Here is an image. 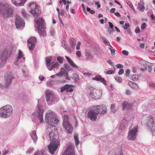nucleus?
Instances as JSON below:
<instances>
[{
  "label": "nucleus",
  "mask_w": 155,
  "mask_h": 155,
  "mask_svg": "<svg viewBox=\"0 0 155 155\" xmlns=\"http://www.w3.org/2000/svg\"><path fill=\"white\" fill-rule=\"evenodd\" d=\"M43 98L44 97H41L38 100V104L36 107V110L32 114V116L35 115L37 117L41 123H43L44 120L43 116L44 110L41 105L44 104L45 102Z\"/></svg>",
  "instance_id": "obj_1"
},
{
  "label": "nucleus",
  "mask_w": 155,
  "mask_h": 155,
  "mask_svg": "<svg viewBox=\"0 0 155 155\" xmlns=\"http://www.w3.org/2000/svg\"><path fill=\"white\" fill-rule=\"evenodd\" d=\"M45 120L48 124V127L50 126H55L54 124H56L59 121L58 119L56 118L54 113L52 111H48L45 115Z\"/></svg>",
  "instance_id": "obj_2"
},
{
  "label": "nucleus",
  "mask_w": 155,
  "mask_h": 155,
  "mask_svg": "<svg viewBox=\"0 0 155 155\" xmlns=\"http://www.w3.org/2000/svg\"><path fill=\"white\" fill-rule=\"evenodd\" d=\"M35 21L37 25H35L36 28L38 30L40 35L44 36L46 35V33L45 27L44 25V20L41 18H39L38 19H35Z\"/></svg>",
  "instance_id": "obj_3"
},
{
  "label": "nucleus",
  "mask_w": 155,
  "mask_h": 155,
  "mask_svg": "<svg viewBox=\"0 0 155 155\" xmlns=\"http://www.w3.org/2000/svg\"><path fill=\"white\" fill-rule=\"evenodd\" d=\"M9 7L7 4L0 2V11L4 16L7 17L12 15V10Z\"/></svg>",
  "instance_id": "obj_4"
},
{
  "label": "nucleus",
  "mask_w": 155,
  "mask_h": 155,
  "mask_svg": "<svg viewBox=\"0 0 155 155\" xmlns=\"http://www.w3.org/2000/svg\"><path fill=\"white\" fill-rule=\"evenodd\" d=\"M13 108L9 105L4 106L0 109V117L7 118L10 117L12 114Z\"/></svg>",
  "instance_id": "obj_5"
},
{
  "label": "nucleus",
  "mask_w": 155,
  "mask_h": 155,
  "mask_svg": "<svg viewBox=\"0 0 155 155\" xmlns=\"http://www.w3.org/2000/svg\"><path fill=\"white\" fill-rule=\"evenodd\" d=\"M47 132H49L48 136L51 142L58 141L56 140V137L57 133V128L55 126L48 127L47 129Z\"/></svg>",
  "instance_id": "obj_6"
},
{
  "label": "nucleus",
  "mask_w": 155,
  "mask_h": 155,
  "mask_svg": "<svg viewBox=\"0 0 155 155\" xmlns=\"http://www.w3.org/2000/svg\"><path fill=\"white\" fill-rule=\"evenodd\" d=\"M30 11L34 17L36 18L41 14V11L37 4L31 3L30 4Z\"/></svg>",
  "instance_id": "obj_7"
},
{
  "label": "nucleus",
  "mask_w": 155,
  "mask_h": 155,
  "mask_svg": "<svg viewBox=\"0 0 155 155\" xmlns=\"http://www.w3.org/2000/svg\"><path fill=\"white\" fill-rule=\"evenodd\" d=\"M68 117L67 114L64 115V117L63 125L67 133L71 134L73 131V128L71 125L69 123Z\"/></svg>",
  "instance_id": "obj_8"
},
{
  "label": "nucleus",
  "mask_w": 155,
  "mask_h": 155,
  "mask_svg": "<svg viewBox=\"0 0 155 155\" xmlns=\"http://www.w3.org/2000/svg\"><path fill=\"white\" fill-rule=\"evenodd\" d=\"M138 131V126L134 127L133 128L129 130L128 132L127 138L129 140H135L137 133Z\"/></svg>",
  "instance_id": "obj_9"
},
{
  "label": "nucleus",
  "mask_w": 155,
  "mask_h": 155,
  "mask_svg": "<svg viewBox=\"0 0 155 155\" xmlns=\"http://www.w3.org/2000/svg\"><path fill=\"white\" fill-rule=\"evenodd\" d=\"M59 145V142L58 141L51 142L48 146V148L50 153L52 154H54Z\"/></svg>",
  "instance_id": "obj_10"
},
{
  "label": "nucleus",
  "mask_w": 155,
  "mask_h": 155,
  "mask_svg": "<svg viewBox=\"0 0 155 155\" xmlns=\"http://www.w3.org/2000/svg\"><path fill=\"white\" fill-rule=\"evenodd\" d=\"M98 114V113L96 109L95 110L91 109L88 113V117L92 121H95L97 118V115Z\"/></svg>",
  "instance_id": "obj_11"
},
{
  "label": "nucleus",
  "mask_w": 155,
  "mask_h": 155,
  "mask_svg": "<svg viewBox=\"0 0 155 155\" xmlns=\"http://www.w3.org/2000/svg\"><path fill=\"white\" fill-rule=\"evenodd\" d=\"M74 145L69 144L62 155H75Z\"/></svg>",
  "instance_id": "obj_12"
},
{
  "label": "nucleus",
  "mask_w": 155,
  "mask_h": 155,
  "mask_svg": "<svg viewBox=\"0 0 155 155\" xmlns=\"http://www.w3.org/2000/svg\"><path fill=\"white\" fill-rule=\"evenodd\" d=\"M147 126V127L150 128L152 133L155 131V124L154 123L152 117H148Z\"/></svg>",
  "instance_id": "obj_13"
},
{
  "label": "nucleus",
  "mask_w": 155,
  "mask_h": 155,
  "mask_svg": "<svg viewBox=\"0 0 155 155\" xmlns=\"http://www.w3.org/2000/svg\"><path fill=\"white\" fill-rule=\"evenodd\" d=\"M15 24L17 28L24 27L25 25L24 20L20 17L18 16L15 20Z\"/></svg>",
  "instance_id": "obj_14"
},
{
  "label": "nucleus",
  "mask_w": 155,
  "mask_h": 155,
  "mask_svg": "<svg viewBox=\"0 0 155 155\" xmlns=\"http://www.w3.org/2000/svg\"><path fill=\"white\" fill-rule=\"evenodd\" d=\"M36 39L34 37L30 38L28 40V46L30 50H33L35 46V43L36 42Z\"/></svg>",
  "instance_id": "obj_15"
},
{
  "label": "nucleus",
  "mask_w": 155,
  "mask_h": 155,
  "mask_svg": "<svg viewBox=\"0 0 155 155\" xmlns=\"http://www.w3.org/2000/svg\"><path fill=\"white\" fill-rule=\"evenodd\" d=\"M95 109L98 113L101 114H104L107 113V109L105 105L97 106Z\"/></svg>",
  "instance_id": "obj_16"
},
{
  "label": "nucleus",
  "mask_w": 155,
  "mask_h": 155,
  "mask_svg": "<svg viewBox=\"0 0 155 155\" xmlns=\"http://www.w3.org/2000/svg\"><path fill=\"white\" fill-rule=\"evenodd\" d=\"M133 104L130 103L127 101H124L123 102L122 104V108L123 110H129L132 108Z\"/></svg>",
  "instance_id": "obj_17"
},
{
  "label": "nucleus",
  "mask_w": 155,
  "mask_h": 155,
  "mask_svg": "<svg viewBox=\"0 0 155 155\" xmlns=\"http://www.w3.org/2000/svg\"><path fill=\"white\" fill-rule=\"evenodd\" d=\"M46 100L48 104L51 105L58 102L59 99L57 97H46Z\"/></svg>",
  "instance_id": "obj_18"
},
{
  "label": "nucleus",
  "mask_w": 155,
  "mask_h": 155,
  "mask_svg": "<svg viewBox=\"0 0 155 155\" xmlns=\"http://www.w3.org/2000/svg\"><path fill=\"white\" fill-rule=\"evenodd\" d=\"M27 0H12V2L16 6L23 5Z\"/></svg>",
  "instance_id": "obj_19"
},
{
  "label": "nucleus",
  "mask_w": 155,
  "mask_h": 155,
  "mask_svg": "<svg viewBox=\"0 0 155 155\" xmlns=\"http://www.w3.org/2000/svg\"><path fill=\"white\" fill-rule=\"evenodd\" d=\"M30 135L32 138L34 142L36 143L38 139V137L36 135V131L35 130H33L30 134Z\"/></svg>",
  "instance_id": "obj_20"
},
{
  "label": "nucleus",
  "mask_w": 155,
  "mask_h": 155,
  "mask_svg": "<svg viewBox=\"0 0 155 155\" xmlns=\"http://www.w3.org/2000/svg\"><path fill=\"white\" fill-rule=\"evenodd\" d=\"M93 79L97 81H100L105 85H106V81L105 79L104 78H102L100 75L96 76L95 77L93 78Z\"/></svg>",
  "instance_id": "obj_21"
},
{
  "label": "nucleus",
  "mask_w": 155,
  "mask_h": 155,
  "mask_svg": "<svg viewBox=\"0 0 155 155\" xmlns=\"http://www.w3.org/2000/svg\"><path fill=\"white\" fill-rule=\"evenodd\" d=\"M128 84L131 87L135 90H137L139 88L137 84L133 82L130 81L128 83Z\"/></svg>",
  "instance_id": "obj_22"
},
{
  "label": "nucleus",
  "mask_w": 155,
  "mask_h": 155,
  "mask_svg": "<svg viewBox=\"0 0 155 155\" xmlns=\"http://www.w3.org/2000/svg\"><path fill=\"white\" fill-rule=\"evenodd\" d=\"M65 58L71 65L77 68H78V67L74 63L73 61L70 58L67 56H65Z\"/></svg>",
  "instance_id": "obj_23"
},
{
  "label": "nucleus",
  "mask_w": 155,
  "mask_h": 155,
  "mask_svg": "<svg viewBox=\"0 0 155 155\" xmlns=\"http://www.w3.org/2000/svg\"><path fill=\"white\" fill-rule=\"evenodd\" d=\"M52 57L49 56L45 58V61L46 62V66L47 67H49L51 64V62L52 61Z\"/></svg>",
  "instance_id": "obj_24"
},
{
  "label": "nucleus",
  "mask_w": 155,
  "mask_h": 155,
  "mask_svg": "<svg viewBox=\"0 0 155 155\" xmlns=\"http://www.w3.org/2000/svg\"><path fill=\"white\" fill-rule=\"evenodd\" d=\"M12 79V74H9L8 76H7L5 77V79L6 80V84L7 86H8V83L9 84L11 83V80Z\"/></svg>",
  "instance_id": "obj_25"
},
{
  "label": "nucleus",
  "mask_w": 155,
  "mask_h": 155,
  "mask_svg": "<svg viewBox=\"0 0 155 155\" xmlns=\"http://www.w3.org/2000/svg\"><path fill=\"white\" fill-rule=\"evenodd\" d=\"M74 139L75 144L76 146L78 145L79 143V141L78 139V134L75 133L74 134Z\"/></svg>",
  "instance_id": "obj_26"
},
{
  "label": "nucleus",
  "mask_w": 155,
  "mask_h": 155,
  "mask_svg": "<svg viewBox=\"0 0 155 155\" xmlns=\"http://www.w3.org/2000/svg\"><path fill=\"white\" fill-rule=\"evenodd\" d=\"M54 96V95L53 92L49 90H47L46 91L45 96L46 97H52Z\"/></svg>",
  "instance_id": "obj_27"
},
{
  "label": "nucleus",
  "mask_w": 155,
  "mask_h": 155,
  "mask_svg": "<svg viewBox=\"0 0 155 155\" xmlns=\"http://www.w3.org/2000/svg\"><path fill=\"white\" fill-rule=\"evenodd\" d=\"M70 44L71 46H75L76 45V41L73 38H71L70 40Z\"/></svg>",
  "instance_id": "obj_28"
},
{
  "label": "nucleus",
  "mask_w": 155,
  "mask_h": 155,
  "mask_svg": "<svg viewBox=\"0 0 155 155\" xmlns=\"http://www.w3.org/2000/svg\"><path fill=\"white\" fill-rule=\"evenodd\" d=\"M62 70H63V76L65 77L66 79H68V73L66 71H65L64 68H61V71H62Z\"/></svg>",
  "instance_id": "obj_29"
},
{
  "label": "nucleus",
  "mask_w": 155,
  "mask_h": 155,
  "mask_svg": "<svg viewBox=\"0 0 155 155\" xmlns=\"http://www.w3.org/2000/svg\"><path fill=\"white\" fill-rule=\"evenodd\" d=\"M2 54V56L1 58H0L1 60H5L7 56V52L5 51L3 52Z\"/></svg>",
  "instance_id": "obj_30"
},
{
  "label": "nucleus",
  "mask_w": 155,
  "mask_h": 155,
  "mask_svg": "<svg viewBox=\"0 0 155 155\" xmlns=\"http://www.w3.org/2000/svg\"><path fill=\"white\" fill-rule=\"evenodd\" d=\"M59 66V64L58 62H56L54 64L52 65L51 67V69L48 68L50 70H51L52 68H58Z\"/></svg>",
  "instance_id": "obj_31"
},
{
  "label": "nucleus",
  "mask_w": 155,
  "mask_h": 155,
  "mask_svg": "<svg viewBox=\"0 0 155 155\" xmlns=\"http://www.w3.org/2000/svg\"><path fill=\"white\" fill-rule=\"evenodd\" d=\"M69 87V85L68 84H66L64 86L62 87L61 90V92H62L65 91H66L67 88H68V87Z\"/></svg>",
  "instance_id": "obj_32"
},
{
  "label": "nucleus",
  "mask_w": 155,
  "mask_h": 155,
  "mask_svg": "<svg viewBox=\"0 0 155 155\" xmlns=\"http://www.w3.org/2000/svg\"><path fill=\"white\" fill-rule=\"evenodd\" d=\"M94 90V89L93 88H91L89 89V90L87 91V94H88V96H92L93 95V93L91 92L92 91H93Z\"/></svg>",
  "instance_id": "obj_33"
},
{
  "label": "nucleus",
  "mask_w": 155,
  "mask_h": 155,
  "mask_svg": "<svg viewBox=\"0 0 155 155\" xmlns=\"http://www.w3.org/2000/svg\"><path fill=\"white\" fill-rule=\"evenodd\" d=\"M85 56L86 57V59L88 60L90 58L91 54L89 52H86L85 53Z\"/></svg>",
  "instance_id": "obj_34"
},
{
  "label": "nucleus",
  "mask_w": 155,
  "mask_h": 155,
  "mask_svg": "<svg viewBox=\"0 0 155 155\" xmlns=\"http://www.w3.org/2000/svg\"><path fill=\"white\" fill-rule=\"evenodd\" d=\"M114 104H112L110 106L111 111L113 113H115L116 111V110L114 109Z\"/></svg>",
  "instance_id": "obj_35"
},
{
  "label": "nucleus",
  "mask_w": 155,
  "mask_h": 155,
  "mask_svg": "<svg viewBox=\"0 0 155 155\" xmlns=\"http://www.w3.org/2000/svg\"><path fill=\"white\" fill-rule=\"evenodd\" d=\"M73 76L74 79L75 81H77L79 80L78 76L76 73H74L73 74Z\"/></svg>",
  "instance_id": "obj_36"
},
{
  "label": "nucleus",
  "mask_w": 155,
  "mask_h": 155,
  "mask_svg": "<svg viewBox=\"0 0 155 155\" xmlns=\"http://www.w3.org/2000/svg\"><path fill=\"white\" fill-rule=\"evenodd\" d=\"M102 40L103 41V42L105 43V44H108V41L107 40V39L104 37H102L101 38Z\"/></svg>",
  "instance_id": "obj_37"
},
{
  "label": "nucleus",
  "mask_w": 155,
  "mask_h": 155,
  "mask_svg": "<svg viewBox=\"0 0 155 155\" xmlns=\"http://www.w3.org/2000/svg\"><path fill=\"white\" fill-rule=\"evenodd\" d=\"M138 4L139 5V8L141 12L143 11L145 9V7L144 6L141 5L139 4Z\"/></svg>",
  "instance_id": "obj_38"
},
{
  "label": "nucleus",
  "mask_w": 155,
  "mask_h": 155,
  "mask_svg": "<svg viewBox=\"0 0 155 155\" xmlns=\"http://www.w3.org/2000/svg\"><path fill=\"white\" fill-rule=\"evenodd\" d=\"M64 67L67 71H69L70 70L69 66L67 64H64Z\"/></svg>",
  "instance_id": "obj_39"
},
{
  "label": "nucleus",
  "mask_w": 155,
  "mask_h": 155,
  "mask_svg": "<svg viewBox=\"0 0 155 155\" xmlns=\"http://www.w3.org/2000/svg\"><path fill=\"white\" fill-rule=\"evenodd\" d=\"M71 85H69V87H68L67 89L66 92H71L73 91V89L71 88Z\"/></svg>",
  "instance_id": "obj_40"
},
{
  "label": "nucleus",
  "mask_w": 155,
  "mask_h": 155,
  "mask_svg": "<svg viewBox=\"0 0 155 155\" xmlns=\"http://www.w3.org/2000/svg\"><path fill=\"white\" fill-rule=\"evenodd\" d=\"M23 53L21 50H19L18 58L20 59L23 57Z\"/></svg>",
  "instance_id": "obj_41"
},
{
  "label": "nucleus",
  "mask_w": 155,
  "mask_h": 155,
  "mask_svg": "<svg viewBox=\"0 0 155 155\" xmlns=\"http://www.w3.org/2000/svg\"><path fill=\"white\" fill-rule=\"evenodd\" d=\"M125 122H126V123L127 124V121L123 119L121 122V125H123V126L125 127H127V124H124V123H125Z\"/></svg>",
  "instance_id": "obj_42"
},
{
  "label": "nucleus",
  "mask_w": 155,
  "mask_h": 155,
  "mask_svg": "<svg viewBox=\"0 0 155 155\" xmlns=\"http://www.w3.org/2000/svg\"><path fill=\"white\" fill-rule=\"evenodd\" d=\"M57 61L60 63H62L63 62V58L61 57H59L57 58Z\"/></svg>",
  "instance_id": "obj_43"
},
{
  "label": "nucleus",
  "mask_w": 155,
  "mask_h": 155,
  "mask_svg": "<svg viewBox=\"0 0 155 155\" xmlns=\"http://www.w3.org/2000/svg\"><path fill=\"white\" fill-rule=\"evenodd\" d=\"M81 45V43L80 42L78 41V42L76 47V50H78L80 49Z\"/></svg>",
  "instance_id": "obj_44"
},
{
  "label": "nucleus",
  "mask_w": 155,
  "mask_h": 155,
  "mask_svg": "<svg viewBox=\"0 0 155 155\" xmlns=\"http://www.w3.org/2000/svg\"><path fill=\"white\" fill-rule=\"evenodd\" d=\"M87 12H89L91 14H94L95 13L94 11L93 10H91L88 7L87 8Z\"/></svg>",
  "instance_id": "obj_45"
},
{
  "label": "nucleus",
  "mask_w": 155,
  "mask_h": 155,
  "mask_svg": "<svg viewBox=\"0 0 155 155\" xmlns=\"http://www.w3.org/2000/svg\"><path fill=\"white\" fill-rule=\"evenodd\" d=\"M146 24L145 23H143L141 25V28L142 30H144L145 29L146 27Z\"/></svg>",
  "instance_id": "obj_46"
},
{
  "label": "nucleus",
  "mask_w": 155,
  "mask_h": 155,
  "mask_svg": "<svg viewBox=\"0 0 155 155\" xmlns=\"http://www.w3.org/2000/svg\"><path fill=\"white\" fill-rule=\"evenodd\" d=\"M76 55L77 57L80 58L81 56V53L80 51H77L76 52Z\"/></svg>",
  "instance_id": "obj_47"
},
{
  "label": "nucleus",
  "mask_w": 155,
  "mask_h": 155,
  "mask_svg": "<svg viewBox=\"0 0 155 155\" xmlns=\"http://www.w3.org/2000/svg\"><path fill=\"white\" fill-rule=\"evenodd\" d=\"M62 46L65 49H66L68 47V45L65 43V42H64V43L63 42H62Z\"/></svg>",
  "instance_id": "obj_48"
},
{
  "label": "nucleus",
  "mask_w": 155,
  "mask_h": 155,
  "mask_svg": "<svg viewBox=\"0 0 155 155\" xmlns=\"http://www.w3.org/2000/svg\"><path fill=\"white\" fill-rule=\"evenodd\" d=\"M22 13L23 14V16L25 17H28V16H29V15L26 13L25 12V10H23L22 11Z\"/></svg>",
  "instance_id": "obj_49"
},
{
  "label": "nucleus",
  "mask_w": 155,
  "mask_h": 155,
  "mask_svg": "<svg viewBox=\"0 0 155 155\" xmlns=\"http://www.w3.org/2000/svg\"><path fill=\"white\" fill-rule=\"evenodd\" d=\"M55 75H56L57 76H58L59 77L63 76V70H62V71H61V70L60 72L58 74H56Z\"/></svg>",
  "instance_id": "obj_50"
},
{
  "label": "nucleus",
  "mask_w": 155,
  "mask_h": 155,
  "mask_svg": "<svg viewBox=\"0 0 155 155\" xmlns=\"http://www.w3.org/2000/svg\"><path fill=\"white\" fill-rule=\"evenodd\" d=\"M131 93V91L129 90H127L125 92V94L127 95H130Z\"/></svg>",
  "instance_id": "obj_51"
},
{
  "label": "nucleus",
  "mask_w": 155,
  "mask_h": 155,
  "mask_svg": "<svg viewBox=\"0 0 155 155\" xmlns=\"http://www.w3.org/2000/svg\"><path fill=\"white\" fill-rule=\"evenodd\" d=\"M115 79L117 81L120 82H121L122 80V78H121L119 77H115Z\"/></svg>",
  "instance_id": "obj_52"
},
{
  "label": "nucleus",
  "mask_w": 155,
  "mask_h": 155,
  "mask_svg": "<svg viewBox=\"0 0 155 155\" xmlns=\"http://www.w3.org/2000/svg\"><path fill=\"white\" fill-rule=\"evenodd\" d=\"M114 72L113 70H109L107 71L106 74H113Z\"/></svg>",
  "instance_id": "obj_53"
},
{
  "label": "nucleus",
  "mask_w": 155,
  "mask_h": 155,
  "mask_svg": "<svg viewBox=\"0 0 155 155\" xmlns=\"http://www.w3.org/2000/svg\"><path fill=\"white\" fill-rule=\"evenodd\" d=\"M130 70L129 69H127L126 71L125 74L127 76H128L130 73Z\"/></svg>",
  "instance_id": "obj_54"
},
{
  "label": "nucleus",
  "mask_w": 155,
  "mask_h": 155,
  "mask_svg": "<svg viewBox=\"0 0 155 155\" xmlns=\"http://www.w3.org/2000/svg\"><path fill=\"white\" fill-rule=\"evenodd\" d=\"M124 72V70L122 69H121L119 70V71L118 72V74L119 75H121V74H123Z\"/></svg>",
  "instance_id": "obj_55"
},
{
  "label": "nucleus",
  "mask_w": 155,
  "mask_h": 155,
  "mask_svg": "<svg viewBox=\"0 0 155 155\" xmlns=\"http://www.w3.org/2000/svg\"><path fill=\"white\" fill-rule=\"evenodd\" d=\"M122 53L123 54L126 56H127L128 55V52L125 50L123 51Z\"/></svg>",
  "instance_id": "obj_56"
},
{
  "label": "nucleus",
  "mask_w": 155,
  "mask_h": 155,
  "mask_svg": "<svg viewBox=\"0 0 155 155\" xmlns=\"http://www.w3.org/2000/svg\"><path fill=\"white\" fill-rule=\"evenodd\" d=\"M109 49L110 51L111 54L113 55H114L115 53V50L113 49H112L111 48H110Z\"/></svg>",
  "instance_id": "obj_57"
},
{
  "label": "nucleus",
  "mask_w": 155,
  "mask_h": 155,
  "mask_svg": "<svg viewBox=\"0 0 155 155\" xmlns=\"http://www.w3.org/2000/svg\"><path fill=\"white\" fill-rule=\"evenodd\" d=\"M132 78L133 80L134 81L137 80L138 79V76L135 75H133L132 76Z\"/></svg>",
  "instance_id": "obj_58"
},
{
  "label": "nucleus",
  "mask_w": 155,
  "mask_h": 155,
  "mask_svg": "<svg viewBox=\"0 0 155 155\" xmlns=\"http://www.w3.org/2000/svg\"><path fill=\"white\" fill-rule=\"evenodd\" d=\"M109 25L110 27V28H111L112 29H113L114 26L113 24L110 22H109Z\"/></svg>",
  "instance_id": "obj_59"
},
{
  "label": "nucleus",
  "mask_w": 155,
  "mask_h": 155,
  "mask_svg": "<svg viewBox=\"0 0 155 155\" xmlns=\"http://www.w3.org/2000/svg\"><path fill=\"white\" fill-rule=\"evenodd\" d=\"M140 29L139 27H137L135 30V32L136 33H138L140 32Z\"/></svg>",
  "instance_id": "obj_60"
},
{
  "label": "nucleus",
  "mask_w": 155,
  "mask_h": 155,
  "mask_svg": "<svg viewBox=\"0 0 155 155\" xmlns=\"http://www.w3.org/2000/svg\"><path fill=\"white\" fill-rule=\"evenodd\" d=\"M117 68H122L123 67V65L120 64H118L117 65Z\"/></svg>",
  "instance_id": "obj_61"
},
{
  "label": "nucleus",
  "mask_w": 155,
  "mask_h": 155,
  "mask_svg": "<svg viewBox=\"0 0 155 155\" xmlns=\"http://www.w3.org/2000/svg\"><path fill=\"white\" fill-rule=\"evenodd\" d=\"M66 49L67 50L68 52L70 53H71L72 51H73V50L71 49L68 47Z\"/></svg>",
  "instance_id": "obj_62"
},
{
  "label": "nucleus",
  "mask_w": 155,
  "mask_h": 155,
  "mask_svg": "<svg viewBox=\"0 0 155 155\" xmlns=\"http://www.w3.org/2000/svg\"><path fill=\"white\" fill-rule=\"evenodd\" d=\"M149 85L150 87H155V84L152 82H150L149 83Z\"/></svg>",
  "instance_id": "obj_63"
},
{
  "label": "nucleus",
  "mask_w": 155,
  "mask_h": 155,
  "mask_svg": "<svg viewBox=\"0 0 155 155\" xmlns=\"http://www.w3.org/2000/svg\"><path fill=\"white\" fill-rule=\"evenodd\" d=\"M34 150L33 148H31L30 149L28 150L27 151V152L29 153H31L32 152L33 150Z\"/></svg>",
  "instance_id": "obj_64"
}]
</instances>
